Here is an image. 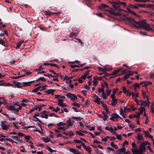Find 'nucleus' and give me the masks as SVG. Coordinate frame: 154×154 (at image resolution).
I'll list each match as a JSON object with an SVG mask.
<instances>
[{
    "label": "nucleus",
    "mask_w": 154,
    "mask_h": 154,
    "mask_svg": "<svg viewBox=\"0 0 154 154\" xmlns=\"http://www.w3.org/2000/svg\"><path fill=\"white\" fill-rule=\"evenodd\" d=\"M128 20L131 24H132V26L135 27L137 29L142 28L146 30L153 32V29L147 23L145 20L136 21L131 18H129Z\"/></svg>",
    "instance_id": "nucleus-1"
},
{
    "label": "nucleus",
    "mask_w": 154,
    "mask_h": 154,
    "mask_svg": "<svg viewBox=\"0 0 154 154\" xmlns=\"http://www.w3.org/2000/svg\"><path fill=\"white\" fill-rule=\"evenodd\" d=\"M73 135V132L72 131H69L68 132H64L63 133H60L57 134L58 137L61 136L63 138L66 139L71 138Z\"/></svg>",
    "instance_id": "nucleus-2"
},
{
    "label": "nucleus",
    "mask_w": 154,
    "mask_h": 154,
    "mask_svg": "<svg viewBox=\"0 0 154 154\" xmlns=\"http://www.w3.org/2000/svg\"><path fill=\"white\" fill-rule=\"evenodd\" d=\"M58 129L63 131H65L68 128L67 125L66 123H64L62 122H59L57 124Z\"/></svg>",
    "instance_id": "nucleus-3"
},
{
    "label": "nucleus",
    "mask_w": 154,
    "mask_h": 154,
    "mask_svg": "<svg viewBox=\"0 0 154 154\" xmlns=\"http://www.w3.org/2000/svg\"><path fill=\"white\" fill-rule=\"evenodd\" d=\"M119 1H116V2H111L110 3L112 6L113 9L115 10H117L118 11H121L122 10L120 8L119 5Z\"/></svg>",
    "instance_id": "nucleus-4"
},
{
    "label": "nucleus",
    "mask_w": 154,
    "mask_h": 154,
    "mask_svg": "<svg viewBox=\"0 0 154 154\" xmlns=\"http://www.w3.org/2000/svg\"><path fill=\"white\" fill-rule=\"evenodd\" d=\"M1 123L2 128L3 130H7L10 126V124L5 121L1 122Z\"/></svg>",
    "instance_id": "nucleus-5"
},
{
    "label": "nucleus",
    "mask_w": 154,
    "mask_h": 154,
    "mask_svg": "<svg viewBox=\"0 0 154 154\" xmlns=\"http://www.w3.org/2000/svg\"><path fill=\"white\" fill-rule=\"evenodd\" d=\"M6 108L9 110L14 111L15 112H18L20 110V109L21 107L17 108L15 107L13 105H9L6 106Z\"/></svg>",
    "instance_id": "nucleus-6"
},
{
    "label": "nucleus",
    "mask_w": 154,
    "mask_h": 154,
    "mask_svg": "<svg viewBox=\"0 0 154 154\" xmlns=\"http://www.w3.org/2000/svg\"><path fill=\"white\" fill-rule=\"evenodd\" d=\"M92 76V75L91 71L90 70H88L85 72L84 75H82V78L90 79Z\"/></svg>",
    "instance_id": "nucleus-7"
},
{
    "label": "nucleus",
    "mask_w": 154,
    "mask_h": 154,
    "mask_svg": "<svg viewBox=\"0 0 154 154\" xmlns=\"http://www.w3.org/2000/svg\"><path fill=\"white\" fill-rule=\"evenodd\" d=\"M29 100L27 99H22L21 102L20 106L18 107H20V110H21L22 107H25L27 106V103L28 102Z\"/></svg>",
    "instance_id": "nucleus-8"
},
{
    "label": "nucleus",
    "mask_w": 154,
    "mask_h": 154,
    "mask_svg": "<svg viewBox=\"0 0 154 154\" xmlns=\"http://www.w3.org/2000/svg\"><path fill=\"white\" fill-rule=\"evenodd\" d=\"M147 100L143 101L140 100V105L141 106H143L144 107L147 106L148 107L149 104V98L146 97Z\"/></svg>",
    "instance_id": "nucleus-9"
},
{
    "label": "nucleus",
    "mask_w": 154,
    "mask_h": 154,
    "mask_svg": "<svg viewBox=\"0 0 154 154\" xmlns=\"http://www.w3.org/2000/svg\"><path fill=\"white\" fill-rule=\"evenodd\" d=\"M40 117L42 118L47 119L48 117V112H47L46 110L42 111L41 112Z\"/></svg>",
    "instance_id": "nucleus-10"
},
{
    "label": "nucleus",
    "mask_w": 154,
    "mask_h": 154,
    "mask_svg": "<svg viewBox=\"0 0 154 154\" xmlns=\"http://www.w3.org/2000/svg\"><path fill=\"white\" fill-rule=\"evenodd\" d=\"M66 96L70 98L72 100L75 101L77 99V97L76 95L74 94H71L70 93H68Z\"/></svg>",
    "instance_id": "nucleus-11"
},
{
    "label": "nucleus",
    "mask_w": 154,
    "mask_h": 154,
    "mask_svg": "<svg viewBox=\"0 0 154 154\" xmlns=\"http://www.w3.org/2000/svg\"><path fill=\"white\" fill-rule=\"evenodd\" d=\"M143 133L144 134V136L145 137H148L151 138L152 141H153V143L154 142V139H153V136L151 135L150 134H149V132L148 131H143Z\"/></svg>",
    "instance_id": "nucleus-12"
},
{
    "label": "nucleus",
    "mask_w": 154,
    "mask_h": 154,
    "mask_svg": "<svg viewBox=\"0 0 154 154\" xmlns=\"http://www.w3.org/2000/svg\"><path fill=\"white\" fill-rule=\"evenodd\" d=\"M112 69V67L111 66H109V68L103 67L102 68L101 67H98V69L100 71H101L103 72L106 71V70H110Z\"/></svg>",
    "instance_id": "nucleus-13"
},
{
    "label": "nucleus",
    "mask_w": 154,
    "mask_h": 154,
    "mask_svg": "<svg viewBox=\"0 0 154 154\" xmlns=\"http://www.w3.org/2000/svg\"><path fill=\"white\" fill-rule=\"evenodd\" d=\"M146 147L145 146H143L142 144L141 143L139 147V150L137 149L136 151L137 152H144L145 151Z\"/></svg>",
    "instance_id": "nucleus-14"
},
{
    "label": "nucleus",
    "mask_w": 154,
    "mask_h": 154,
    "mask_svg": "<svg viewBox=\"0 0 154 154\" xmlns=\"http://www.w3.org/2000/svg\"><path fill=\"white\" fill-rule=\"evenodd\" d=\"M93 101L99 105L100 104V103L103 104V102L100 100V99L99 97L95 98L93 100Z\"/></svg>",
    "instance_id": "nucleus-15"
},
{
    "label": "nucleus",
    "mask_w": 154,
    "mask_h": 154,
    "mask_svg": "<svg viewBox=\"0 0 154 154\" xmlns=\"http://www.w3.org/2000/svg\"><path fill=\"white\" fill-rule=\"evenodd\" d=\"M74 121L73 120L69 119H68L67 121V123L66 124V125H67V126L69 127V126H71L72 127H73V126H74Z\"/></svg>",
    "instance_id": "nucleus-16"
},
{
    "label": "nucleus",
    "mask_w": 154,
    "mask_h": 154,
    "mask_svg": "<svg viewBox=\"0 0 154 154\" xmlns=\"http://www.w3.org/2000/svg\"><path fill=\"white\" fill-rule=\"evenodd\" d=\"M122 91L125 94H126L127 96H130L131 94L130 93L128 90H126V87L123 86L122 88Z\"/></svg>",
    "instance_id": "nucleus-17"
},
{
    "label": "nucleus",
    "mask_w": 154,
    "mask_h": 154,
    "mask_svg": "<svg viewBox=\"0 0 154 154\" xmlns=\"http://www.w3.org/2000/svg\"><path fill=\"white\" fill-rule=\"evenodd\" d=\"M112 118H110V119L112 120L113 119H116L117 118H119L120 119H122L117 113H114L111 115Z\"/></svg>",
    "instance_id": "nucleus-18"
},
{
    "label": "nucleus",
    "mask_w": 154,
    "mask_h": 154,
    "mask_svg": "<svg viewBox=\"0 0 154 154\" xmlns=\"http://www.w3.org/2000/svg\"><path fill=\"white\" fill-rule=\"evenodd\" d=\"M42 139L45 142L47 143L49 142H52L51 140L48 138V137H42Z\"/></svg>",
    "instance_id": "nucleus-19"
},
{
    "label": "nucleus",
    "mask_w": 154,
    "mask_h": 154,
    "mask_svg": "<svg viewBox=\"0 0 154 154\" xmlns=\"http://www.w3.org/2000/svg\"><path fill=\"white\" fill-rule=\"evenodd\" d=\"M98 7L100 10L104 11L105 8H107L108 6L106 5L103 4L99 5Z\"/></svg>",
    "instance_id": "nucleus-20"
},
{
    "label": "nucleus",
    "mask_w": 154,
    "mask_h": 154,
    "mask_svg": "<svg viewBox=\"0 0 154 154\" xmlns=\"http://www.w3.org/2000/svg\"><path fill=\"white\" fill-rule=\"evenodd\" d=\"M119 114L122 115L123 117L125 118V112L122 108H121L119 110Z\"/></svg>",
    "instance_id": "nucleus-21"
},
{
    "label": "nucleus",
    "mask_w": 154,
    "mask_h": 154,
    "mask_svg": "<svg viewBox=\"0 0 154 154\" xmlns=\"http://www.w3.org/2000/svg\"><path fill=\"white\" fill-rule=\"evenodd\" d=\"M82 146L89 153H91V148L88 146H86L84 143H82Z\"/></svg>",
    "instance_id": "nucleus-22"
},
{
    "label": "nucleus",
    "mask_w": 154,
    "mask_h": 154,
    "mask_svg": "<svg viewBox=\"0 0 154 154\" xmlns=\"http://www.w3.org/2000/svg\"><path fill=\"white\" fill-rule=\"evenodd\" d=\"M72 143L74 144H75L76 145H79L80 144H82V143H83L80 140L76 139L74 140H73Z\"/></svg>",
    "instance_id": "nucleus-23"
},
{
    "label": "nucleus",
    "mask_w": 154,
    "mask_h": 154,
    "mask_svg": "<svg viewBox=\"0 0 154 154\" xmlns=\"http://www.w3.org/2000/svg\"><path fill=\"white\" fill-rule=\"evenodd\" d=\"M137 135L136 139L137 140H143V135L139 133H137Z\"/></svg>",
    "instance_id": "nucleus-24"
},
{
    "label": "nucleus",
    "mask_w": 154,
    "mask_h": 154,
    "mask_svg": "<svg viewBox=\"0 0 154 154\" xmlns=\"http://www.w3.org/2000/svg\"><path fill=\"white\" fill-rule=\"evenodd\" d=\"M44 92L48 94H53L54 92V90L52 89H48L47 91H45Z\"/></svg>",
    "instance_id": "nucleus-25"
},
{
    "label": "nucleus",
    "mask_w": 154,
    "mask_h": 154,
    "mask_svg": "<svg viewBox=\"0 0 154 154\" xmlns=\"http://www.w3.org/2000/svg\"><path fill=\"white\" fill-rule=\"evenodd\" d=\"M54 98H55L59 99H61V98L64 99L65 98V97L64 96L61 95L56 94L54 95Z\"/></svg>",
    "instance_id": "nucleus-26"
},
{
    "label": "nucleus",
    "mask_w": 154,
    "mask_h": 154,
    "mask_svg": "<svg viewBox=\"0 0 154 154\" xmlns=\"http://www.w3.org/2000/svg\"><path fill=\"white\" fill-rule=\"evenodd\" d=\"M70 151L74 154H81V153L79 152L76 149H71Z\"/></svg>",
    "instance_id": "nucleus-27"
},
{
    "label": "nucleus",
    "mask_w": 154,
    "mask_h": 154,
    "mask_svg": "<svg viewBox=\"0 0 154 154\" xmlns=\"http://www.w3.org/2000/svg\"><path fill=\"white\" fill-rule=\"evenodd\" d=\"M15 86L17 88H21L22 86V85L20 83L18 82H15L14 83Z\"/></svg>",
    "instance_id": "nucleus-28"
},
{
    "label": "nucleus",
    "mask_w": 154,
    "mask_h": 154,
    "mask_svg": "<svg viewBox=\"0 0 154 154\" xmlns=\"http://www.w3.org/2000/svg\"><path fill=\"white\" fill-rule=\"evenodd\" d=\"M139 110L140 111V112H139V114H141V113L145 112V108L144 107L141 106L139 108Z\"/></svg>",
    "instance_id": "nucleus-29"
},
{
    "label": "nucleus",
    "mask_w": 154,
    "mask_h": 154,
    "mask_svg": "<svg viewBox=\"0 0 154 154\" xmlns=\"http://www.w3.org/2000/svg\"><path fill=\"white\" fill-rule=\"evenodd\" d=\"M129 7L131 8L134 9H137L138 8V4H135V5L129 4Z\"/></svg>",
    "instance_id": "nucleus-30"
},
{
    "label": "nucleus",
    "mask_w": 154,
    "mask_h": 154,
    "mask_svg": "<svg viewBox=\"0 0 154 154\" xmlns=\"http://www.w3.org/2000/svg\"><path fill=\"white\" fill-rule=\"evenodd\" d=\"M128 11L131 13V14L136 16V17L138 16V15L134 11L131 10L129 8H127Z\"/></svg>",
    "instance_id": "nucleus-31"
},
{
    "label": "nucleus",
    "mask_w": 154,
    "mask_h": 154,
    "mask_svg": "<svg viewBox=\"0 0 154 154\" xmlns=\"http://www.w3.org/2000/svg\"><path fill=\"white\" fill-rule=\"evenodd\" d=\"M11 137L13 138L15 140L17 141L19 143H20L21 140L19 139L17 136H12Z\"/></svg>",
    "instance_id": "nucleus-32"
},
{
    "label": "nucleus",
    "mask_w": 154,
    "mask_h": 154,
    "mask_svg": "<svg viewBox=\"0 0 154 154\" xmlns=\"http://www.w3.org/2000/svg\"><path fill=\"white\" fill-rule=\"evenodd\" d=\"M0 44L5 47L7 46L5 42L3 40L2 38H0Z\"/></svg>",
    "instance_id": "nucleus-33"
},
{
    "label": "nucleus",
    "mask_w": 154,
    "mask_h": 154,
    "mask_svg": "<svg viewBox=\"0 0 154 154\" xmlns=\"http://www.w3.org/2000/svg\"><path fill=\"white\" fill-rule=\"evenodd\" d=\"M117 99L112 100V101L111 103V105L112 106H114L117 104Z\"/></svg>",
    "instance_id": "nucleus-34"
},
{
    "label": "nucleus",
    "mask_w": 154,
    "mask_h": 154,
    "mask_svg": "<svg viewBox=\"0 0 154 154\" xmlns=\"http://www.w3.org/2000/svg\"><path fill=\"white\" fill-rule=\"evenodd\" d=\"M46 149L48 150L49 151L51 152V153H52L53 152H56L57 150H56L52 149L49 146H47Z\"/></svg>",
    "instance_id": "nucleus-35"
},
{
    "label": "nucleus",
    "mask_w": 154,
    "mask_h": 154,
    "mask_svg": "<svg viewBox=\"0 0 154 154\" xmlns=\"http://www.w3.org/2000/svg\"><path fill=\"white\" fill-rule=\"evenodd\" d=\"M110 145L112 147H114L115 149H118L117 146L115 145L113 142H111Z\"/></svg>",
    "instance_id": "nucleus-36"
},
{
    "label": "nucleus",
    "mask_w": 154,
    "mask_h": 154,
    "mask_svg": "<svg viewBox=\"0 0 154 154\" xmlns=\"http://www.w3.org/2000/svg\"><path fill=\"white\" fill-rule=\"evenodd\" d=\"M13 105L16 107V106H18L19 107V106H20V103L17 101L14 102Z\"/></svg>",
    "instance_id": "nucleus-37"
},
{
    "label": "nucleus",
    "mask_w": 154,
    "mask_h": 154,
    "mask_svg": "<svg viewBox=\"0 0 154 154\" xmlns=\"http://www.w3.org/2000/svg\"><path fill=\"white\" fill-rule=\"evenodd\" d=\"M80 125L82 127H84V126H85L87 127H88V125H86L85 123L83 122H79Z\"/></svg>",
    "instance_id": "nucleus-38"
},
{
    "label": "nucleus",
    "mask_w": 154,
    "mask_h": 154,
    "mask_svg": "<svg viewBox=\"0 0 154 154\" xmlns=\"http://www.w3.org/2000/svg\"><path fill=\"white\" fill-rule=\"evenodd\" d=\"M104 92V90L103 87H102L100 88H99L98 89V92L99 93H103V92Z\"/></svg>",
    "instance_id": "nucleus-39"
},
{
    "label": "nucleus",
    "mask_w": 154,
    "mask_h": 154,
    "mask_svg": "<svg viewBox=\"0 0 154 154\" xmlns=\"http://www.w3.org/2000/svg\"><path fill=\"white\" fill-rule=\"evenodd\" d=\"M121 69H119L117 70L114 71L112 73V74L113 75H115L117 74L120 71Z\"/></svg>",
    "instance_id": "nucleus-40"
},
{
    "label": "nucleus",
    "mask_w": 154,
    "mask_h": 154,
    "mask_svg": "<svg viewBox=\"0 0 154 154\" xmlns=\"http://www.w3.org/2000/svg\"><path fill=\"white\" fill-rule=\"evenodd\" d=\"M73 106H75L77 107H79L81 105L80 104L77 103L76 102H74L72 103Z\"/></svg>",
    "instance_id": "nucleus-41"
},
{
    "label": "nucleus",
    "mask_w": 154,
    "mask_h": 154,
    "mask_svg": "<svg viewBox=\"0 0 154 154\" xmlns=\"http://www.w3.org/2000/svg\"><path fill=\"white\" fill-rule=\"evenodd\" d=\"M85 78H82V76L81 78H79L78 79V81L79 82V83H82L83 82L84 80H85Z\"/></svg>",
    "instance_id": "nucleus-42"
},
{
    "label": "nucleus",
    "mask_w": 154,
    "mask_h": 154,
    "mask_svg": "<svg viewBox=\"0 0 154 154\" xmlns=\"http://www.w3.org/2000/svg\"><path fill=\"white\" fill-rule=\"evenodd\" d=\"M0 85H2L5 86H9L11 85L10 83H6L5 82H2L1 84H0Z\"/></svg>",
    "instance_id": "nucleus-43"
},
{
    "label": "nucleus",
    "mask_w": 154,
    "mask_h": 154,
    "mask_svg": "<svg viewBox=\"0 0 154 154\" xmlns=\"http://www.w3.org/2000/svg\"><path fill=\"white\" fill-rule=\"evenodd\" d=\"M141 144L144 146H145L147 145H149L150 144L147 141L143 142L141 143Z\"/></svg>",
    "instance_id": "nucleus-44"
},
{
    "label": "nucleus",
    "mask_w": 154,
    "mask_h": 154,
    "mask_svg": "<svg viewBox=\"0 0 154 154\" xmlns=\"http://www.w3.org/2000/svg\"><path fill=\"white\" fill-rule=\"evenodd\" d=\"M116 138L119 140H122V136L121 134H116Z\"/></svg>",
    "instance_id": "nucleus-45"
},
{
    "label": "nucleus",
    "mask_w": 154,
    "mask_h": 154,
    "mask_svg": "<svg viewBox=\"0 0 154 154\" xmlns=\"http://www.w3.org/2000/svg\"><path fill=\"white\" fill-rule=\"evenodd\" d=\"M14 126L17 129H19L20 128V127L17 125V124L14 122L13 123Z\"/></svg>",
    "instance_id": "nucleus-46"
},
{
    "label": "nucleus",
    "mask_w": 154,
    "mask_h": 154,
    "mask_svg": "<svg viewBox=\"0 0 154 154\" xmlns=\"http://www.w3.org/2000/svg\"><path fill=\"white\" fill-rule=\"evenodd\" d=\"M102 97L104 99L106 100L107 99V96L105 93L104 92L103 93H102Z\"/></svg>",
    "instance_id": "nucleus-47"
},
{
    "label": "nucleus",
    "mask_w": 154,
    "mask_h": 154,
    "mask_svg": "<svg viewBox=\"0 0 154 154\" xmlns=\"http://www.w3.org/2000/svg\"><path fill=\"white\" fill-rule=\"evenodd\" d=\"M41 115V113H37L36 114H35L33 116V117L35 119H38V118L36 117V116H39L40 117V115Z\"/></svg>",
    "instance_id": "nucleus-48"
},
{
    "label": "nucleus",
    "mask_w": 154,
    "mask_h": 154,
    "mask_svg": "<svg viewBox=\"0 0 154 154\" xmlns=\"http://www.w3.org/2000/svg\"><path fill=\"white\" fill-rule=\"evenodd\" d=\"M45 14L46 15H48V16L51 15L52 14V13L51 11H45Z\"/></svg>",
    "instance_id": "nucleus-49"
},
{
    "label": "nucleus",
    "mask_w": 154,
    "mask_h": 154,
    "mask_svg": "<svg viewBox=\"0 0 154 154\" xmlns=\"http://www.w3.org/2000/svg\"><path fill=\"white\" fill-rule=\"evenodd\" d=\"M63 100L62 99H59L58 100L57 102L58 105H60L63 103Z\"/></svg>",
    "instance_id": "nucleus-50"
},
{
    "label": "nucleus",
    "mask_w": 154,
    "mask_h": 154,
    "mask_svg": "<svg viewBox=\"0 0 154 154\" xmlns=\"http://www.w3.org/2000/svg\"><path fill=\"white\" fill-rule=\"evenodd\" d=\"M126 150V149L125 148L123 147L119 149L118 151L121 152H124Z\"/></svg>",
    "instance_id": "nucleus-51"
},
{
    "label": "nucleus",
    "mask_w": 154,
    "mask_h": 154,
    "mask_svg": "<svg viewBox=\"0 0 154 154\" xmlns=\"http://www.w3.org/2000/svg\"><path fill=\"white\" fill-rule=\"evenodd\" d=\"M43 69L42 66V65H41L38 66V68H37L35 69H34V71H36L37 70H39L41 71L42 70V69Z\"/></svg>",
    "instance_id": "nucleus-52"
},
{
    "label": "nucleus",
    "mask_w": 154,
    "mask_h": 154,
    "mask_svg": "<svg viewBox=\"0 0 154 154\" xmlns=\"http://www.w3.org/2000/svg\"><path fill=\"white\" fill-rule=\"evenodd\" d=\"M23 42V41H20V42H18L17 44L16 48H18L19 47H20L21 45Z\"/></svg>",
    "instance_id": "nucleus-53"
},
{
    "label": "nucleus",
    "mask_w": 154,
    "mask_h": 154,
    "mask_svg": "<svg viewBox=\"0 0 154 154\" xmlns=\"http://www.w3.org/2000/svg\"><path fill=\"white\" fill-rule=\"evenodd\" d=\"M147 148L149 149V151L152 153L154 152V151L150 146H147Z\"/></svg>",
    "instance_id": "nucleus-54"
},
{
    "label": "nucleus",
    "mask_w": 154,
    "mask_h": 154,
    "mask_svg": "<svg viewBox=\"0 0 154 154\" xmlns=\"http://www.w3.org/2000/svg\"><path fill=\"white\" fill-rule=\"evenodd\" d=\"M152 84V82H145V85L147 86V85H151Z\"/></svg>",
    "instance_id": "nucleus-55"
},
{
    "label": "nucleus",
    "mask_w": 154,
    "mask_h": 154,
    "mask_svg": "<svg viewBox=\"0 0 154 154\" xmlns=\"http://www.w3.org/2000/svg\"><path fill=\"white\" fill-rule=\"evenodd\" d=\"M38 107H37V106L35 107H34L32 109H31L29 111V112L31 113L32 112H33L35 110H37L38 109Z\"/></svg>",
    "instance_id": "nucleus-56"
},
{
    "label": "nucleus",
    "mask_w": 154,
    "mask_h": 154,
    "mask_svg": "<svg viewBox=\"0 0 154 154\" xmlns=\"http://www.w3.org/2000/svg\"><path fill=\"white\" fill-rule=\"evenodd\" d=\"M44 75L45 76H48L49 78L50 77H56L55 76H53V75H52L51 74H44Z\"/></svg>",
    "instance_id": "nucleus-57"
},
{
    "label": "nucleus",
    "mask_w": 154,
    "mask_h": 154,
    "mask_svg": "<svg viewBox=\"0 0 154 154\" xmlns=\"http://www.w3.org/2000/svg\"><path fill=\"white\" fill-rule=\"evenodd\" d=\"M108 152H109L110 151H114V150L112 148L107 147H106Z\"/></svg>",
    "instance_id": "nucleus-58"
},
{
    "label": "nucleus",
    "mask_w": 154,
    "mask_h": 154,
    "mask_svg": "<svg viewBox=\"0 0 154 154\" xmlns=\"http://www.w3.org/2000/svg\"><path fill=\"white\" fill-rule=\"evenodd\" d=\"M40 87H37L36 88H35L34 89L32 90V91L33 92H37L38 90H39Z\"/></svg>",
    "instance_id": "nucleus-59"
},
{
    "label": "nucleus",
    "mask_w": 154,
    "mask_h": 154,
    "mask_svg": "<svg viewBox=\"0 0 154 154\" xmlns=\"http://www.w3.org/2000/svg\"><path fill=\"white\" fill-rule=\"evenodd\" d=\"M131 95H132V97H137L138 96V94L137 93H134L133 92L131 94Z\"/></svg>",
    "instance_id": "nucleus-60"
},
{
    "label": "nucleus",
    "mask_w": 154,
    "mask_h": 154,
    "mask_svg": "<svg viewBox=\"0 0 154 154\" xmlns=\"http://www.w3.org/2000/svg\"><path fill=\"white\" fill-rule=\"evenodd\" d=\"M81 132V131H77L76 133L77 134L81 136H84V134L82 133Z\"/></svg>",
    "instance_id": "nucleus-61"
},
{
    "label": "nucleus",
    "mask_w": 154,
    "mask_h": 154,
    "mask_svg": "<svg viewBox=\"0 0 154 154\" xmlns=\"http://www.w3.org/2000/svg\"><path fill=\"white\" fill-rule=\"evenodd\" d=\"M109 137V136H106L104 138H102V140L103 141H106L108 140V138Z\"/></svg>",
    "instance_id": "nucleus-62"
},
{
    "label": "nucleus",
    "mask_w": 154,
    "mask_h": 154,
    "mask_svg": "<svg viewBox=\"0 0 154 154\" xmlns=\"http://www.w3.org/2000/svg\"><path fill=\"white\" fill-rule=\"evenodd\" d=\"M48 126L49 128H50L51 127H52L53 126H54L55 125H54L53 123H50L48 124Z\"/></svg>",
    "instance_id": "nucleus-63"
},
{
    "label": "nucleus",
    "mask_w": 154,
    "mask_h": 154,
    "mask_svg": "<svg viewBox=\"0 0 154 154\" xmlns=\"http://www.w3.org/2000/svg\"><path fill=\"white\" fill-rule=\"evenodd\" d=\"M59 106H61V107H66L67 106L66 104L65 103H64L63 102Z\"/></svg>",
    "instance_id": "nucleus-64"
}]
</instances>
